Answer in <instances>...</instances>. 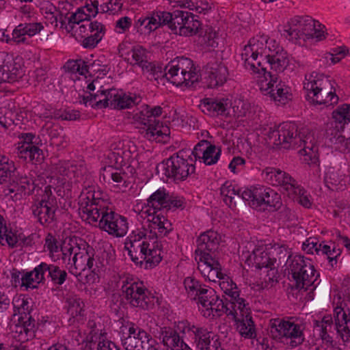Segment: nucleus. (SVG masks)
Wrapping results in <instances>:
<instances>
[{
  "label": "nucleus",
  "mask_w": 350,
  "mask_h": 350,
  "mask_svg": "<svg viewBox=\"0 0 350 350\" xmlns=\"http://www.w3.org/2000/svg\"><path fill=\"white\" fill-rule=\"evenodd\" d=\"M267 140L276 147L284 148H303L299 151L301 154L308 156L314 163L317 160L318 146L314 133L307 128L298 130L297 125L294 122H283L275 129H269Z\"/></svg>",
  "instance_id": "1"
},
{
  "label": "nucleus",
  "mask_w": 350,
  "mask_h": 350,
  "mask_svg": "<svg viewBox=\"0 0 350 350\" xmlns=\"http://www.w3.org/2000/svg\"><path fill=\"white\" fill-rule=\"evenodd\" d=\"M81 217L89 224L98 222L100 229L116 237H124L128 230L126 219L105 206L103 200L87 197L79 208Z\"/></svg>",
  "instance_id": "2"
},
{
  "label": "nucleus",
  "mask_w": 350,
  "mask_h": 350,
  "mask_svg": "<svg viewBox=\"0 0 350 350\" xmlns=\"http://www.w3.org/2000/svg\"><path fill=\"white\" fill-rule=\"evenodd\" d=\"M163 237H160L162 238ZM153 238H159L153 236V233L150 232L147 237L144 232H133L130 236L129 241L125 243V249L128 250L133 262L137 265L142 267L144 265L145 269H150L158 265L161 259V247L162 245L159 242H154L150 247L148 239Z\"/></svg>",
  "instance_id": "3"
},
{
  "label": "nucleus",
  "mask_w": 350,
  "mask_h": 350,
  "mask_svg": "<svg viewBox=\"0 0 350 350\" xmlns=\"http://www.w3.org/2000/svg\"><path fill=\"white\" fill-rule=\"evenodd\" d=\"M278 254L280 263L284 262L288 258V273L291 274L297 289L304 288L307 291L312 286H314L312 290L316 288L314 285L316 279H314L316 271L310 259L301 255H296L290 258V255H288L287 251L282 248L280 249Z\"/></svg>",
  "instance_id": "4"
},
{
  "label": "nucleus",
  "mask_w": 350,
  "mask_h": 350,
  "mask_svg": "<svg viewBox=\"0 0 350 350\" xmlns=\"http://www.w3.org/2000/svg\"><path fill=\"white\" fill-rule=\"evenodd\" d=\"M168 194L163 189H158L153 193L148 199V205L150 207L145 211H142V215H147L148 221L150 222L148 229L153 236L165 237L172 230L171 223L161 214H157L156 210L165 208L168 205Z\"/></svg>",
  "instance_id": "5"
},
{
  "label": "nucleus",
  "mask_w": 350,
  "mask_h": 350,
  "mask_svg": "<svg viewBox=\"0 0 350 350\" xmlns=\"http://www.w3.org/2000/svg\"><path fill=\"white\" fill-rule=\"evenodd\" d=\"M8 183L10 195L14 193L11 198L14 200L22 198L23 195H30L35 189L33 180L27 176H21L13 162H1L0 161V184Z\"/></svg>",
  "instance_id": "6"
},
{
  "label": "nucleus",
  "mask_w": 350,
  "mask_h": 350,
  "mask_svg": "<svg viewBox=\"0 0 350 350\" xmlns=\"http://www.w3.org/2000/svg\"><path fill=\"white\" fill-rule=\"evenodd\" d=\"M186 156V151L181 150L169 159L159 163L156 167L157 174L163 180L169 179L173 181L185 180L196 170L195 165L189 163L184 158Z\"/></svg>",
  "instance_id": "7"
},
{
  "label": "nucleus",
  "mask_w": 350,
  "mask_h": 350,
  "mask_svg": "<svg viewBox=\"0 0 350 350\" xmlns=\"http://www.w3.org/2000/svg\"><path fill=\"white\" fill-rule=\"evenodd\" d=\"M324 26L308 16L291 18L281 30L282 35L289 40L316 38L321 40Z\"/></svg>",
  "instance_id": "8"
},
{
  "label": "nucleus",
  "mask_w": 350,
  "mask_h": 350,
  "mask_svg": "<svg viewBox=\"0 0 350 350\" xmlns=\"http://www.w3.org/2000/svg\"><path fill=\"white\" fill-rule=\"evenodd\" d=\"M304 89L307 92V96L312 102L318 105H334L338 101V97L335 94V90L332 91L333 86L327 77L312 73L306 76Z\"/></svg>",
  "instance_id": "9"
},
{
  "label": "nucleus",
  "mask_w": 350,
  "mask_h": 350,
  "mask_svg": "<svg viewBox=\"0 0 350 350\" xmlns=\"http://www.w3.org/2000/svg\"><path fill=\"white\" fill-rule=\"evenodd\" d=\"M193 67L189 58L177 57L166 66V79L176 86H192L198 81V75L192 70Z\"/></svg>",
  "instance_id": "10"
},
{
  "label": "nucleus",
  "mask_w": 350,
  "mask_h": 350,
  "mask_svg": "<svg viewBox=\"0 0 350 350\" xmlns=\"http://www.w3.org/2000/svg\"><path fill=\"white\" fill-rule=\"evenodd\" d=\"M270 332L273 338H282V342L291 348L300 345L304 340L299 325L281 319L270 321Z\"/></svg>",
  "instance_id": "11"
},
{
  "label": "nucleus",
  "mask_w": 350,
  "mask_h": 350,
  "mask_svg": "<svg viewBox=\"0 0 350 350\" xmlns=\"http://www.w3.org/2000/svg\"><path fill=\"white\" fill-rule=\"evenodd\" d=\"M122 292L126 299L134 307L149 310L154 306L153 297L148 295V290L142 283H139L129 276L121 280Z\"/></svg>",
  "instance_id": "12"
},
{
  "label": "nucleus",
  "mask_w": 350,
  "mask_h": 350,
  "mask_svg": "<svg viewBox=\"0 0 350 350\" xmlns=\"http://www.w3.org/2000/svg\"><path fill=\"white\" fill-rule=\"evenodd\" d=\"M135 118L143 124L139 132L147 139L157 142H165L169 137L170 133L169 127L163 125L159 120L151 118L149 113H147L146 107L136 113Z\"/></svg>",
  "instance_id": "13"
},
{
  "label": "nucleus",
  "mask_w": 350,
  "mask_h": 350,
  "mask_svg": "<svg viewBox=\"0 0 350 350\" xmlns=\"http://www.w3.org/2000/svg\"><path fill=\"white\" fill-rule=\"evenodd\" d=\"M265 51L262 42L254 38L250 39L241 53L245 67L252 70L254 72H262L265 76L267 67L265 66L262 62Z\"/></svg>",
  "instance_id": "14"
},
{
  "label": "nucleus",
  "mask_w": 350,
  "mask_h": 350,
  "mask_svg": "<svg viewBox=\"0 0 350 350\" xmlns=\"http://www.w3.org/2000/svg\"><path fill=\"white\" fill-rule=\"evenodd\" d=\"M242 104L241 101L238 102V105L232 106V103L228 99L214 100L212 98H206L200 105V107L202 112L214 116L221 115L226 117L237 116L242 117L245 114V109L239 105Z\"/></svg>",
  "instance_id": "15"
},
{
  "label": "nucleus",
  "mask_w": 350,
  "mask_h": 350,
  "mask_svg": "<svg viewBox=\"0 0 350 350\" xmlns=\"http://www.w3.org/2000/svg\"><path fill=\"white\" fill-rule=\"evenodd\" d=\"M264 77L265 81H262L260 87L262 94L269 95L275 102L278 103V105H284L291 99V95L289 94L288 88L282 83L281 81L278 83V78L276 75L266 71Z\"/></svg>",
  "instance_id": "16"
},
{
  "label": "nucleus",
  "mask_w": 350,
  "mask_h": 350,
  "mask_svg": "<svg viewBox=\"0 0 350 350\" xmlns=\"http://www.w3.org/2000/svg\"><path fill=\"white\" fill-rule=\"evenodd\" d=\"M228 72L221 62L212 59L202 68L201 77L203 83L208 88H215L222 85L226 81Z\"/></svg>",
  "instance_id": "17"
},
{
  "label": "nucleus",
  "mask_w": 350,
  "mask_h": 350,
  "mask_svg": "<svg viewBox=\"0 0 350 350\" xmlns=\"http://www.w3.org/2000/svg\"><path fill=\"white\" fill-rule=\"evenodd\" d=\"M334 325H321V333H329L332 329L336 330L345 342H350V311L340 306L334 310Z\"/></svg>",
  "instance_id": "18"
},
{
  "label": "nucleus",
  "mask_w": 350,
  "mask_h": 350,
  "mask_svg": "<svg viewBox=\"0 0 350 350\" xmlns=\"http://www.w3.org/2000/svg\"><path fill=\"white\" fill-rule=\"evenodd\" d=\"M266 44L268 47L269 53L265 51L262 62L269 66L271 70L278 73L282 72L287 67L289 59L286 51L283 48L276 44L275 40H267Z\"/></svg>",
  "instance_id": "19"
},
{
  "label": "nucleus",
  "mask_w": 350,
  "mask_h": 350,
  "mask_svg": "<svg viewBox=\"0 0 350 350\" xmlns=\"http://www.w3.org/2000/svg\"><path fill=\"white\" fill-rule=\"evenodd\" d=\"M151 336L143 329L132 325L129 328V335L122 340L125 350H148Z\"/></svg>",
  "instance_id": "20"
},
{
  "label": "nucleus",
  "mask_w": 350,
  "mask_h": 350,
  "mask_svg": "<svg viewBox=\"0 0 350 350\" xmlns=\"http://www.w3.org/2000/svg\"><path fill=\"white\" fill-rule=\"evenodd\" d=\"M74 256L72 258V266H70V272L73 273L75 270L85 271L90 269L94 271V252L92 247H87V249L75 246Z\"/></svg>",
  "instance_id": "21"
},
{
  "label": "nucleus",
  "mask_w": 350,
  "mask_h": 350,
  "mask_svg": "<svg viewBox=\"0 0 350 350\" xmlns=\"http://www.w3.org/2000/svg\"><path fill=\"white\" fill-rule=\"evenodd\" d=\"M256 197L258 202V211H275L282 204L280 196L270 188H256Z\"/></svg>",
  "instance_id": "22"
},
{
  "label": "nucleus",
  "mask_w": 350,
  "mask_h": 350,
  "mask_svg": "<svg viewBox=\"0 0 350 350\" xmlns=\"http://www.w3.org/2000/svg\"><path fill=\"white\" fill-rule=\"evenodd\" d=\"M46 196L41 200L36 202L31 206L33 215L38 218L41 224L51 223L55 218V208L51 201L48 190H45Z\"/></svg>",
  "instance_id": "23"
},
{
  "label": "nucleus",
  "mask_w": 350,
  "mask_h": 350,
  "mask_svg": "<svg viewBox=\"0 0 350 350\" xmlns=\"http://www.w3.org/2000/svg\"><path fill=\"white\" fill-rule=\"evenodd\" d=\"M220 237L217 232L208 230L202 234L197 239V249L196 254L202 258L204 254L214 255V252L218 249Z\"/></svg>",
  "instance_id": "24"
},
{
  "label": "nucleus",
  "mask_w": 350,
  "mask_h": 350,
  "mask_svg": "<svg viewBox=\"0 0 350 350\" xmlns=\"http://www.w3.org/2000/svg\"><path fill=\"white\" fill-rule=\"evenodd\" d=\"M198 269L210 281L215 282L217 278L222 279L224 277L220 263L212 254H204L200 258Z\"/></svg>",
  "instance_id": "25"
},
{
  "label": "nucleus",
  "mask_w": 350,
  "mask_h": 350,
  "mask_svg": "<svg viewBox=\"0 0 350 350\" xmlns=\"http://www.w3.org/2000/svg\"><path fill=\"white\" fill-rule=\"evenodd\" d=\"M92 16V12H87L85 5L77 9L75 12H72L70 16H68V13L61 12L60 23L62 27L65 26L67 31H72L75 27V25H79L81 23L85 22L86 23H91L90 22V17Z\"/></svg>",
  "instance_id": "26"
},
{
  "label": "nucleus",
  "mask_w": 350,
  "mask_h": 350,
  "mask_svg": "<svg viewBox=\"0 0 350 350\" xmlns=\"http://www.w3.org/2000/svg\"><path fill=\"white\" fill-rule=\"evenodd\" d=\"M162 25H167L168 27L176 34H178L180 26H183L184 21L189 12L183 10H175L173 12H161Z\"/></svg>",
  "instance_id": "27"
},
{
  "label": "nucleus",
  "mask_w": 350,
  "mask_h": 350,
  "mask_svg": "<svg viewBox=\"0 0 350 350\" xmlns=\"http://www.w3.org/2000/svg\"><path fill=\"white\" fill-rule=\"evenodd\" d=\"M162 25L161 16L159 11L145 16L140 17L135 23V27L140 33H150Z\"/></svg>",
  "instance_id": "28"
},
{
  "label": "nucleus",
  "mask_w": 350,
  "mask_h": 350,
  "mask_svg": "<svg viewBox=\"0 0 350 350\" xmlns=\"http://www.w3.org/2000/svg\"><path fill=\"white\" fill-rule=\"evenodd\" d=\"M44 27L41 23H21L16 27L12 33V39L17 43L26 40L25 35L33 36L39 33Z\"/></svg>",
  "instance_id": "29"
},
{
  "label": "nucleus",
  "mask_w": 350,
  "mask_h": 350,
  "mask_svg": "<svg viewBox=\"0 0 350 350\" xmlns=\"http://www.w3.org/2000/svg\"><path fill=\"white\" fill-rule=\"evenodd\" d=\"M161 336L163 345L171 350H192L179 334L172 329L165 328L161 332Z\"/></svg>",
  "instance_id": "30"
},
{
  "label": "nucleus",
  "mask_w": 350,
  "mask_h": 350,
  "mask_svg": "<svg viewBox=\"0 0 350 350\" xmlns=\"http://www.w3.org/2000/svg\"><path fill=\"white\" fill-rule=\"evenodd\" d=\"M188 331L193 336V342L198 350L204 349V347L208 345L211 341L216 338V336H214L211 332L208 331L207 329L194 325L189 326Z\"/></svg>",
  "instance_id": "31"
},
{
  "label": "nucleus",
  "mask_w": 350,
  "mask_h": 350,
  "mask_svg": "<svg viewBox=\"0 0 350 350\" xmlns=\"http://www.w3.org/2000/svg\"><path fill=\"white\" fill-rule=\"evenodd\" d=\"M116 89H110L105 90L99 94H90L89 96H84L83 97V103L87 105L88 103L92 107L103 108L109 107L111 99L114 97Z\"/></svg>",
  "instance_id": "32"
},
{
  "label": "nucleus",
  "mask_w": 350,
  "mask_h": 350,
  "mask_svg": "<svg viewBox=\"0 0 350 350\" xmlns=\"http://www.w3.org/2000/svg\"><path fill=\"white\" fill-rule=\"evenodd\" d=\"M90 34H87L82 45L84 48H94L101 40L104 34V26L97 21L92 22L88 24Z\"/></svg>",
  "instance_id": "33"
},
{
  "label": "nucleus",
  "mask_w": 350,
  "mask_h": 350,
  "mask_svg": "<svg viewBox=\"0 0 350 350\" xmlns=\"http://www.w3.org/2000/svg\"><path fill=\"white\" fill-rule=\"evenodd\" d=\"M38 269L42 271V276H44L45 273L48 272V277L55 285H62L67 278L66 271L53 264L42 262Z\"/></svg>",
  "instance_id": "34"
},
{
  "label": "nucleus",
  "mask_w": 350,
  "mask_h": 350,
  "mask_svg": "<svg viewBox=\"0 0 350 350\" xmlns=\"http://www.w3.org/2000/svg\"><path fill=\"white\" fill-rule=\"evenodd\" d=\"M247 260L252 262L258 269H261L263 267L267 268L277 262L276 258H271L268 252L260 249L254 250Z\"/></svg>",
  "instance_id": "35"
},
{
  "label": "nucleus",
  "mask_w": 350,
  "mask_h": 350,
  "mask_svg": "<svg viewBox=\"0 0 350 350\" xmlns=\"http://www.w3.org/2000/svg\"><path fill=\"white\" fill-rule=\"evenodd\" d=\"M24 70L20 64L14 63L11 69H5V66L1 68L0 81L1 83H13L22 78Z\"/></svg>",
  "instance_id": "36"
},
{
  "label": "nucleus",
  "mask_w": 350,
  "mask_h": 350,
  "mask_svg": "<svg viewBox=\"0 0 350 350\" xmlns=\"http://www.w3.org/2000/svg\"><path fill=\"white\" fill-rule=\"evenodd\" d=\"M235 322L237 323V328L242 336L249 338L255 337L254 324L250 314L239 317Z\"/></svg>",
  "instance_id": "37"
},
{
  "label": "nucleus",
  "mask_w": 350,
  "mask_h": 350,
  "mask_svg": "<svg viewBox=\"0 0 350 350\" xmlns=\"http://www.w3.org/2000/svg\"><path fill=\"white\" fill-rule=\"evenodd\" d=\"M196 17V16L189 12V16H187L185 19L183 26H180L178 35L188 36L196 34L201 25Z\"/></svg>",
  "instance_id": "38"
},
{
  "label": "nucleus",
  "mask_w": 350,
  "mask_h": 350,
  "mask_svg": "<svg viewBox=\"0 0 350 350\" xmlns=\"http://www.w3.org/2000/svg\"><path fill=\"white\" fill-rule=\"evenodd\" d=\"M141 68L143 73L146 76V78L148 80L158 81L159 79H161L163 77L166 78V66L165 67L164 71H163L161 67L156 66L154 64L147 61L141 66Z\"/></svg>",
  "instance_id": "39"
},
{
  "label": "nucleus",
  "mask_w": 350,
  "mask_h": 350,
  "mask_svg": "<svg viewBox=\"0 0 350 350\" xmlns=\"http://www.w3.org/2000/svg\"><path fill=\"white\" fill-rule=\"evenodd\" d=\"M40 265L36 267L33 271L27 272L22 277V285L29 288H36L37 284L42 282L44 280V276H42V271L39 270Z\"/></svg>",
  "instance_id": "40"
},
{
  "label": "nucleus",
  "mask_w": 350,
  "mask_h": 350,
  "mask_svg": "<svg viewBox=\"0 0 350 350\" xmlns=\"http://www.w3.org/2000/svg\"><path fill=\"white\" fill-rule=\"evenodd\" d=\"M114 94V97L111 98V103H109L111 108L122 109L129 108L134 104L133 99L125 94L118 93L116 90Z\"/></svg>",
  "instance_id": "41"
},
{
  "label": "nucleus",
  "mask_w": 350,
  "mask_h": 350,
  "mask_svg": "<svg viewBox=\"0 0 350 350\" xmlns=\"http://www.w3.org/2000/svg\"><path fill=\"white\" fill-rule=\"evenodd\" d=\"M221 153V148L215 145L209 144L204 151V156H202L203 162L208 165H211L217 162Z\"/></svg>",
  "instance_id": "42"
},
{
  "label": "nucleus",
  "mask_w": 350,
  "mask_h": 350,
  "mask_svg": "<svg viewBox=\"0 0 350 350\" xmlns=\"http://www.w3.org/2000/svg\"><path fill=\"white\" fill-rule=\"evenodd\" d=\"M277 185H280L282 189L288 195L298 185L297 181L289 174L280 170L278 175Z\"/></svg>",
  "instance_id": "43"
},
{
  "label": "nucleus",
  "mask_w": 350,
  "mask_h": 350,
  "mask_svg": "<svg viewBox=\"0 0 350 350\" xmlns=\"http://www.w3.org/2000/svg\"><path fill=\"white\" fill-rule=\"evenodd\" d=\"M3 218L0 216V242L2 245H5L2 241L5 242L12 247H14L18 242L17 236L11 230H8L5 224H3Z\"/></svg>",
  "instance_id": "44"
},
{
  "label": "nucleus",
  "mask_w": 350,
  "mask_h": 350,
  "mask_svg": "<svg viewBox=\"0 0 350 350\" xmlns=\"http://www.w3.org/2000/svg\"><path fill=\"white\" fill-rule=\"evenodd\" d=\"M342 179V174L339 170L329 166L325 172V183L329 188L338 185Z\"/></svg>",
  "instance_id": "45"
},
{
  "label": "nucleus",
  "mask_w": 350,
  "mask_h": 350,
  "mask_svg": "<svg viewBox=\"0 0 350 350\" xmlns=\"http://www.w3.org/2000/svg\"><path fill=\"white\" fill-rule=\"evenodd\" d=\"M306 191L297 185L288 196L292 198L293 201L297 202L306 208L311 206V202L307 195L305 194Z\"/></svg>",
  "instance_id": "46"
},
{
  "label": "nucleus",
  "mask_w": 350,
  "mask_h": 350,
  "mask_svg": "<svg viewBox=\"0 0 350 350\" xmlns=\"http://www.w3.org/2000/svg\"><path fill=\"white\" fill-rule=\"evenodd\" d=\"M184 285L189 296L193 299H197L198 293L204 286L201 284L198 280L191 278H185L184 281Z\"/></svg>",
  "instance_id": "47"
},
{
  "label": "nucleus",
  "mask_w": 350,
  "mask_h": 350,
  "mask_svg": "<svg viewBox=\"0 0 350 350\" xmlns=\"http://www.w3.org/2000/svg\"><path fill=\"white\" fill-rule=\"evenodd\" d=\"M235 187L232 185H223L221 187V195L224 196V201L229 206H234V200L236 199Z\"/></svg>",
  "instance_id": "48"
},
{
  "label": "nucleus",
  "mask_w": 350,
  "mask_h": 350,
  "mask_svg": "<svg viewBox=\"0 0 350 350\" xmlns=\"http://www.w3.org/2000/svg\"><path fill=\"white\" fill-rule=\"evenodd\" d=\"M219 286L224 293L230 297V300L237 298L239 296V291L235 283L228 278L219 283Z\"/></svg>",
  "instance_id": "49"
},
{
  "label": "nucleus",
  "mask_w": 350,
  "mask_h": 350,
  "mask_svg": "<svg viewBox=\"0 0 350 350\" xmlns=\"http://www.w3.org/2000/svg\"><path fill=\"white\" fill-rule=\"evenodd\" d=\"M216 292L213 288L204 285L198 293L197 298L198 302L204 307L211 298L216 299Z\"/></svg>",
  "instance_id": "50"
},
{
  "label": "nucleus",
  "mask_w": 350,
  "mask_h": 350,
  "mask_svg": "<svg viewBox=\"0 0 350 350\" xmlns=\"http://www.w3.org/2000/svg\"><path fill=\"white\" fill-rule=\"evenodd\" d=\"M230 305L231 307L234 306L237 311H239L240 317H245L246 314H250L248 304H245V299L239 297V296L237 298L230 300Z\"/></svg>",
  "instance_id": "51"
},
{
  "label": "nucleus",
  "mask_w": 350,
  "mask_h": 350,
  "mask_svg": "<svg viewBox=\"0 0 350 350\" xmlns=\"http://www.w3.org/2000/svg\"><path fill=\"white\" fill-rule=\"evenodd\" d=\"M349 50L345 46L335 48L332 52L326 53L324 58L327 59L330 57V59L333 64L339 62L342 58L345 57L348 53Z\"/></svg>",
  "instance_id": "52"
},
{
  "label": "nucleus",
  "mask_w": 350,
  "mask_h": 350,
  "mask_svg": "<svg viewBox=\"0 0 350 350\" xmlns=\"http://www.w3.org/2000/svg\"><path fill=\"white\" fill-rule=\"evenodd\" d=\"M84 304L80 299H70L68 301V312L73 317L83 315Z\"/></svg>",
  "instance_id": "53"
},
{
  "label": "nucleus",
  "mask_w": 350,
  "mask_h": 350,
  "mask_svg": "<svg viewBox=\"0 0 350 350\" xmlns=\"http://www.w3.org/2000/svg\"><path fill=\"white\" fill-rule=\"evenodd\" d=\"M323 254H325L327 256V258L329 260V262L331 263V265L333 267L334 263H336V258L338 256L340 255L341 251L340 249L336 248V247H334L332 250L330 246L324 245L322 246L321 251Z\"/></svg>",
  "instance_id": "54"
},
{
  "label": "nucleus",
  "mask_w": 350,
  "mask_h": 350,
  "mask_svg": "<svg viewBox=\"0 0 350 350\" xmlns=\"http://www.w3.org/2000/svg\"><path fill=\"white\" fill-rule=\"evenodd\" d=\"M132 60L134 64L141 67L147 62L145 50L142 47H137L132 50Z\"/></svg>",
  "instance_id": "55"
},
{
  "label": "nucleus",
  "mask_w": 350,
  "mask_h": 350,
  "mask_svg": "<svg viewBox=\"0 0 350 350\" xmlns=\"http://www.w3.org/2000/svg\"><path fill=\"white\" fill-rule=\"evenodd\" d=\"M256 189L253 191L245 189L241 192V199L243 200L248 201L249 205L253 208H258V202H256L257 198L256 197Z\"/></svg>",
  "instance_id": "56"
},
{
  "label": "nucleus",
  "mask_w": 350,
  "mask_h": 350,
  "mask_svg": "<svg viewBox=\"0 0 350 350\" xmlns=\"http://www.w3.org/2000/svg\"><path fill=\"white\" fill-rule=\"evenodd\" d=\"M75 250V246H72L70 244L64 245L61 251L62 253V259L64 262H68V265H70L72 266V255L74 256V250Z\"/></svg>",
  "instance_id": "57"
},
{
  "label": "nucleus",
  "mask_w": 350,
  "mask_h": 350,
  "mask_svg": "<svg viewBox=\"0 0 350 350\" xmlns=\"http://www.w3.org/2000/svg\"><path fill=\"white\" fill-rule=\"evenodd\" d=\"M303 249L306 251L307 253L313 254L314 251L319 254V252L321 251L322 245H318L317 242H314L311 238H310L307 239L305 243H304Z\"/></svg>",
  "instance_id": "58"
},
{
  "label": "nucleus",
  "mask_w": 350,
  "mask_h": 350,
  "mask_svg": "<svg viewBox=\"0 0 350 350\" xmlns=\"http://www.w3.org/2000/svg\"><path fill=\"white\" fill-rule=\"evenodd\" d=\"M31 146L29 144H22L17 148V155L19 158L23 159L24 160L30 161L31 157Z\"/></svg>",
  "instance_id": "59"
},
{
  "label": "nucleus",
  "mask_w": 350,
  "mask_h": 350,
  "mask_svg": "<svg viewBox=\"0 0 350 350\" xmlns=\"http://www.w3.org/2000/svg\"><path fill=\"white\" fill-rule=\"evenodd\" d=\"M280 170L273 168V167H267L263 171V174L265 175V178L270 181L272 185H276L278 182V175H279Z\"/></svg>",
  "instance_id": "60"
},
{
  "label": "nucleus",
  "mask_w": 350,
  "mask_h": 350,
  "mask_svg": "<svg viewBox=\"0 0 350 350\" xmlns=\"http://www.w3.org/2000/svg\"><path fill=\"white\" fill-rule=\"evenodd\" d=\"M56 8L53 5H49L48 7L46 8V16L45 18L49 21V23L52 25L57 26V15L55 14Z\"/></svg>",
  "instance_id": "61"
},
{
  "label": "nucleus",
  "mask_w": 350,
  "mask_h": 350,
  "mask_svg": "<svg viewBox=\"0 0 350 350\" xmlns=\"http://www.w3.org/2000/svg\"><path fill=\"white\" fill-rule=\"evenodd\" d=\"M210 142L207 140H201L193 148L192 154L197 159H201L202 156H204V151L206 150V147L208 146Z\"/></svg>",
  "instance_id": "62"
},
{
  "label": "nucleus",
  "mask_w": 350,
  "mask_h": 350,
  "mask_svg": "<svg viewBox=\"0 0 350 350\" xmlns=\"http://www.w3.org/2000/svg\"><path fill=\"white\" fill-rule=\"evenodd\" d=\"M21 319L25 332L33 329L36 321L31 315H29V314L25 313V317H21Z\"/></svg>",
  "instance_id": "63"
},
{
  "label": "nucleus",
  "mask_w": 350,
  "mask_h": 350,
  "mask_svg": "<svg viewBox=\"0 0 350 350\" xmlns=\"http://www.w3.org/2000/svg\"><path fill=\"white\" fill-rule=\"evenodd\" d=\"M83 64V60H69L64 66V68L70 72H78L80 70V65Z\"/></svg>",
  "instance_id": "64"
}]
</instances>
